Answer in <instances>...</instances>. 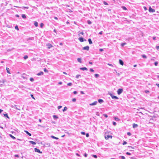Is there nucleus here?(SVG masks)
Listing matches in <instances>:
<instances>
[{
  "label": "nucleus",
  "mask_w": 159,
  "mask_h": 159,
  "mask_svg": "<svg viewBox=\"0 0 159 159\" xmlns=\"http://www.w3.org/2000/svg\"><path fill=\"white\" fill-rule=\"evenodd\" d=\"M123 92V89H119L117 91V93L119 95L120 94Z\"/></svg>",
  "instance_id": "nucleus-1"
},
{
  "label": "nucleus",
  "mask_w": 159,
  "mask_h": 159,
  "mask_svg": "<svg viewBox=\"0 0 159 159\" xmlns=\"http://www.w3.org/2000/svg\"><path fill=\"white\" fill-rule=\"evenodd\" d=\"M110 95L112 99H118V98L117 97L113 95L111 93H110Z\"/></svg>",
  "instance_id": "nucleus-2"
},
{
  "label": "nucleus",
  "mask_w": 159,
  "mask_h": 159,
  "mask_svg": "<svg viewBox=\"0 0 159 159\" xmlns=\"http://www.w3.org/2000/svg\"><path fill=\"white\" fill-rule=\"evenodd\" d=\"M105 138L107 140L108 139L110 138L111 139H112V136L110 135H105Z\"/></svg>",
  "instance_id": "nucleus-3"
},
{
  "label": "nucleus",
  "mask_w": 159,
  "mask_h": 159,
  "mask_svg": "<svg viewBox=\"0 0 159 159\" xmlns=\"http://www.w3.org/2000/svg\"><path fill=\"white\" fill-rule=\"evenodd\" d=\"M149 11L150 12H154L155 11V10L153 9H152L151 7H150L149 9Z\"/></svg>",
  "instance_id": "nucleus-4"
},
{
  "label": "nucleus",
  "mask_w": 159,
  "mask_h": 159,
  "mask_svg": "<svg viewBox=\"0 0 159 159\" xmlns=\"http://www.w3.org/2000/svg\"><path fill=\"white\" fill-rule=\"evenodd\" d=\"M89 49V46H86L84 47L83 48V50H86L87 51H88Z\"/></svg>",
  "instance_id": "nucleus-5"
},
{
  "label": "nucleus",
  "mask_w": 159,
  "mask_h": 159,
  "mask_svg": "<svg viewBox=\"0 0 159 159\" xmlns=\"http://www.w3.org/2000/svg\"><path fill=\"white\" fill-rule=\"evenodd\" d=\"M34 151L35 152H37L40 153H42V152H40L39 149H38L36 148H34Z\"/></svg>",
  "instance_id": "nucleus-6"
},
{
  "label": "nucleus",
  "mask_w": 159,
  "mask_h": 159,
  "mask_svg": "<svg viewBox=\"0 0 159 159\" xmlns=\"http://www.w3.org/2000/svg\"><path fill=\"white\" fill-rule=\"evenodd\" d=\"M47 46L48 47V48L49 49L52 47V45L51 44H50L49 43H47Z\"/></svg>",
  "instance_id": "nucleus-7"
},
{
  "label": "nucleus",
  "mask_w": 159,
  "mask_h": 159,
  "mask_svg": "<svg viewBox=\"0 0 159 159\" xmlns=\"http://www.w3.org/2000/svg\"><path fill=\"white\" fill-rule=\"evenodd\" d=\"M97 101H95L93 102L90 104L89 105L90 106L95 105H96L97 104Z\"/></svg>",
  "instance_id": "nucleus-8"
},
{
  "label": "nucleus",
  "mask_w": 159,
  "mask_h": 159,
  "mask_svg": "<svg viewBox=\"0 0 159 159\" xmlns=\"http://www.w3.org/2000/svg\"><path fill=\"white\" fill-rule=\"evenodd\" d=\"M119 63H120V64L122 66H123V65H124V62H123V61L121 60V59H120L119 60Z\"/></svg>",
  "instance_id": "nucleus-9"
},
{
  "label": "nucleus",
  "mask_w": 159,
  "mask_h": 159,
  "mask_svg": "<svg viewBox=\"0 0 159 159\" xmlns=\"http://www.w3.org/2000/svg\"><path fill=\"white\" fill-rule=\"evenodd\" d=\"M138 125L137 124H133V127L134 128H136L138 127Z\"/></svg>",
  "instance_id": "nucleus-10"
},
{
  "label": "nucleus",
  "mask_w": 159,
  "mask_h": 159,
  "mask_svg": "<svg viewBox=\"0 0 159 159\" xmlns=\"http://www.w3.org/2000/svg\"><path fill=\"white\" fill-rule=\"evenodd\" d=\"M6 70L7 71V72L9 74H11V73L10 72L9 69L7 67L6 68Z\"/></svg>",
  "instance_id": "nucleus-11"
},
{
  "label": "nucleus",
  "mask_w": 159,
  "mask_h": 159,
  "mask_svg": "<svg viewBox=\"0 0 159 159\" xmlns=\"http://www.w3.org/2000/svg\"><path fill=\"white\" fill-rule=\"evenodd\" d=\"M43 72L41 71V72H40L38 73L37 74V75L38 76H39V75H43Z\"/></svg>",
  "instance_id": "nucleus-12"
},
{
  "label": "nucleus",
  "mask_w": 159,
  "mask_h": 159,
  "mask_svg": "<svg viewBox=\"0 0 159 159\" xmlns=\"http://www.w3.org/2000/svg\"><path fill=\"white\" fill-rule=\"evenodd\" d=\"M80 69L81 70H87V69L85 67H82V68H80Z\"/></svg>",
  "instance_id": "nucleus-13"
},
{
  "label": "nucleus",
  "mask_w": 159,
  "mask_h": 159,
  "mask_svg": "<svg viewBox=\"0 0 159 159\" xmlns=\"http://www.w3.org/2000/svg\"><path fill=\"white\" fill-rule=\"evenodd\" d=\"M79 39L81 42H83L84 41L83 38L82 37L80 38Z\"/></svg>",
  "instance_id": "nucleus-14"
},
{
  "label": "nucleus",
  "mask_w": 159,
  "mask_h": 159,
  "mask_svg": "<svg viewBox=\"0 0 159 159\" xmlns=\"http://www.w3.org/2000/svg\"><path fill=\"white\" fill-rule=\"evenodd\" d=\"M77 60H78V61L80 63H82L81 59V58H78Z\"/></svg>",
  "instance_id": "nucleus-15"
},
{
  "label": "nucleus",
  "mask_w": 159,
  "mask_h": 159,
  "mask_svg": "<svg viewBox=\"0 0 159 159\" xmlns=\"http://www.w3.org/2000/svg\"><path fill=\"white\" fill-rule=\"evenodd\" d=\"M103 100L102 99H99L98 100V102L100 103H102L103 102Z\"/></svg>",
  "instance_id": "nucleus-16"
},
{
  "label": "nucleus",
  "mask_w": 159,
  "mask_h": 159,
  "mask_svg": "<svg viewBox=\"0 0 159 159\" xmlns=\"http://www.w3.org/2000/svg\"><path fill=\"white\" fill-rule=\"evenodd\" d=\"M88 41L90 44H92V42L90 39H88Z\"/></svg>",
  "instance_id": "nucleus-17"
},
{
  "label": "nucleus",
  "mask_w": 159,
  "mask_h": 159,
  "mask_svg": "<svg viewBox=\"0 0 159 159\" xmlns=\"http://www.w3.org/2000/svg\"><path fill=\"white\" fill-rule=\"evenodd\" d=\"M141 57L144 58H147L145 54L142 55Z\"/></svg>",
  "instance_id": "nucleus-18"
},
{
  "label": "nucleus",
  "mask_w": 159,
  "mask_h": 159,
  "mask_svg": "<svg viewBox=\"0 0 159 159\" xmlns=\"http://www.w3.org/2000/svg\"><path fill=\"white\" fill-rule=\"evenodd\" d=\"M25 133L27 134H28L30 136H31V134L30 133H29L28 131H25Z\"/></svg>",
  "instance_id": "nucleus-19"
},
{
  "label": "nucleus",
  "mask_w": 159,
  "mask_h": 159,
  "mask_svg": "<svg viewBox=\"0 0 159 159\" xmlns=\"http://www.w3.org/2000/svg\"><path fill=\"white\" fill-rule=\"evenodd\" d=\"M30 142L33 144L35 145L36 144V143L32 141H30Z\"/></svg>",
  "instance_id": "nucleus-20"
},
{
  "label": "nucleus",
  "mask_w": 159,
  "mask_h": 159,
  "mask_svg": "<svg viewBox=\"0 0 159 159\" xmlns=\"http://www.w3.org/2000/svg\"><path fill=\"white\" fill-rule=\"evenodd\" d=\"M51 137L53 139H58V138H57V137H56L54 136H51Z\"/></svg>",
  "instance_id": "nucleus-21"
},
{
  "label": "nucleus",
  "mask_w": 159,
  "mask_h": 159,
  "mask_svg": "<svg viewBox=\"0 0 159 159\" xmlns=\"http://www.w3.org/2000/svg\"><path fill=\"white\" fill-rule=\"evenodd\" d=\"M34 25L36 27H37L38 26V23L37 22H35L34 23Z\"/></svg>",
  "instance_id": "nucleus-22"
},
{
  "label": "nucleus",
  "mask_w": 159,
  "mask_h": 159,
  "mask_svg": "<svg viewBox=\"0 0 159 159\" xmlns=\"http://www.w3.org/2000/svg\"><path fill=\"white\" fill-rule=\"evenodd\" d=\"M45 144L46 145V146L48 147H49L50 145V144L49 143H46Z\"/></svg>",
  "instance_id": "nucleus-23"
},
{
  "label": "nucleus",
  "mask_w": 159,
  "mask_h": 159,
  "mask_svg": "<svg viewBox=\"0 0 159 159\" xmlns=\"http://www.w3.org/2000/svg\"><path fill=\"white\" fill-rule=\"evenodd\" d=\"M22 17L24 19H25L26 18V16L24 14H22Z\"/></svg>",
  "instance_id": "nucleus-24"
},
{
  "label": "nucleus",
  "mask_w": 159,
  "mask_h": 159,
  "mask_svg": "<svg viewBox=\"0 0 159 159\" xmlns=\"http://www.w3.org/2000/svg\"><path fill=\"white\" fill-rule=\"evenodd\" d=\"M4 115L5 117H7L8 119H9V117L8 116L7 114L6 113L5 114H4Z\"/></svg>",
  "instance_id": "nucleus-25"
},
{
  "label": "nucleus",
  "mask_w": 159,
  "mask_h": 159,
  "mask_svg": "<svg viewBox=\"0 0 159 159\" xmlns=\"http://www.w3.org/2000/svg\"><path fill=\"white\" fill-rule=\"evenodd\" d=\"M53 117L54 118V119H58V117L57 116H56V115H53Z\"/></svg>",
  "instance_id": "nucleus-26"
},
{
  "label": "nucleus",
  "mask_w": 159,
  "mask_h": 159,
  "mask_svg": "<svg viewBox=\"0 0 159 159\" xmlns=\"http://www.w3.org/2000/svg\"><path fill=\"white\" fill-rule=\"evenodd\" d=\"M10 136L13 139H16V138L11 134H10Z\"/></svg>",
  "instance_id": "nucleus-27"
},
{
  "label": "nucleus",
  "mask_w": 159,
  "mask_h": 159,
  "mask_svg": "<svg viewBox=\"0 0 159 159\" xmlns=\"http://www.w3.org/2000/svg\"><path fill=\"white\" fill-rule=\"evenodd\" d=\"M122 8H123V9L125 10H127V9L125 7V6H122Z\"/></svg>",
  "instance_id": "nucleus-28"
},
{
  "label": "nucleus",
  "mask_w": 159,
  "mask_h": 159,
  "mask_svg": "<svg viewBox=\"0 0 159 159\" xmlns=\"http://www.w3.org/2000/svg\"><path fill=\"white\" fill-rule=\"evenodd\" d=\"M44 25V24L43 23H41L40 24V27L41 28H42L43 27V26Z\"/></svg>",
  "instance_id": "nucleus-29"
},
{
  "label": "nucleus",
  "mask_w": 159,
  "mask_h": 159,
  "mask_svg": "<svg viewBox=\"0 0 159 159\" xmlns=\"http://www.w3.org/2000/svg\"><path fill=\"white\" fill-rule=\"evenodd\" d=\"M28 58V56L27 55H25L24 56V58L25 59H26Z\"/></svg>",
  "instance_id": "nucleus-30"
},
{
  "label": "nucleus",
  "mask_w": 159,
  "mask_h": 159,
  "mask_svg": "<svg viewBox=\"0 0 159 159\" xmlns=\"http://www.w3.org/2000/svg\"><path fill=\"white\" fill-rule=\"evenodd\" d=\"M80 75H76V78H79L80 77Z\"/></svg>",
  "instance_id": "nucleus-31"
},
{
  "label": "nucleus",
  "mask_w": 159,
  "mask_h": 159,
  "mask_svg": "<svg viewBox=\"0 0 159 159\" xmlns=\"http://www.w3.org/2000/svg\"><path fill=\"white\" fill-rule=\"evenodd\" d=\"M67 108L66 107H64V109L63 110V111H64L66 110L67 109Z\"/></svg>",
  "instance_id": "nucleus-32"
},
{
  "label": "nucleus",
  "mask_w": 159,
  "mask_h": 159,
  "mask_svg": "<svg viewBox=\"0 0 159 159\" xmlns=\"http://www.w3.org/2000/svg\"><path fill=\"white\" fill-rule=\"evenodd\" d=\"M95 76L96 78H98L99 77V75L98 74H95Z\"/></svg>",
  "instance_id": "nucleus-33"
},
{
  "label": "nucleus",
  "mask_w": 159,
  "mask_h": 159,
  "mask_svg": "<svg viewBox=\"0 0 159 159\" xmlns=\"http://www.w3.org/2000/svg\"><path fill=\"white\" fill-rule=\"evenodd\" d=\"M126 43H121V45L122 46H124V45H125V44H126Z\"/></svg>",
  "instance_id": "nucleus-34"
},
{
  "label": "nucleus",
  "mask_w": 159,
  "mask_h": 159,
  "mask_svg": "<svg viewBox=\"0 0 159 159\" xmlns=\"http://www.w3.org/2000/svg\"><path fill=\"white\" fill-rule=\"evenodd\" d=\"M145 92L146 93H149V92L148 90H146L145 91Z\"/></svg>",
  "instance_id": "nucleus-35"
},
{
  "label": "nucleus",
  "mask_w": 159,
  "mask_h": 159,
  "mask_svg": "<svg viewBox=\"0 0 159 159\" xmlns=\"http://www.w3.org/2000/svg\"><path fill=\"white\" fill-rule=\"evenodd\" d=\"M67 85L68 86H71L72 85V84L71 83H69L67 84Z\"/></svg>",
  "instance_id": "nucleus-36"
},
{
  "label": "nucleus",
  "mask_w": 159,
  "mask_h": 159,
  "mask_svg": "<svg viewBox=\"0 0 159 159\" xmlns=\"http://www.w3.org/2000/svg\"><path fill=\"white\" fill-rule=\"evenodd\" d=\"M103 3L106 5H108V3L105 1H104Z\"/></svg>",
  "instance_id": "nucleus-37"
},
{
  "label": "nucleus",
  "mask_w": 159,
  "mask_h": 159,
  "mask_svg": "<svg viewBox=\"0 0 159 159\" xmlns=\"http://www.w3.org/2000/svg\"><path fill=\"white\" fill-rule=\"evenodd\" d=\"M158 63L157 61H156L154 63V65L155 66H157V65Z\"/></svg>",
  "instance_id": "nucleus-38"
},
{
  "label": "nucleus",
  "mask_w": 159,
  "mask_h": 159,
  "mask_svg": "<svg viewBox=\"0 0 159 159\" xmlns=\"http://www.w3.org/2000/svg\"><path fill=\"white\" fill-rule=\"evenodd\" d=\"M44 71L45 72H48V70L46 68L44 69Z\"/></svg>",
  "instance_id": "nucleus-39"
},
{
  "label": "nucleus",
  "mask_w": 159,
  "mask_h": 159,
  "mask_svg": "<svg viewBox=\"0 0 159 159\" xmlns=\"http://www.w3.org/2000/svg\"><path fill=\"white\" fill-rule=\"evenodd\" d=\"M15 28L17 30H19V28H18V26L17 25L15 27Z\"/></svg>",
  "instance_id": "nucleus-40"
},
{
  "label": "nucleus",
  "mask_w": 159,
  "mask_h": 159,
  "mask_svg": "<svg viewBox=\"0 0 159 159\" xmlns=\"http://www.w3.org/2000/svg\"><path fill=\"white\" fill-rule=\"evenodd\" d=\"M30 80L31 81H34V79H33V78H30Z\"/></svg>",
  "instance_id": "nucleus-41"
},
{
  "label": "nucleus",
  "mask_w": 159,
  "mask_h": 159,
  "mask_svg": "<svg viewBox=\"0 0 159 159\" xmlns=\"http://www.w3.org/2000/svg\"><path fill=\"white\" fill-rule=\"evenodd\" d=\"M30 96H31V97H32V98L33 99H35V98L34 97L33 95H32V94H31L30 95Z\"/></svg>",
  "instance_id": "nucleus-42"
},
{
  "label": "nucleus",
  "mask_w": 159,
  "mask_h": 159,
  "mask_svg": "<svg viewBox=\"0 0 159 159\" xmlns=\"http://www.w3.org/2000/svg\"><path fill=\"white\" fill-rule=\"evenodd\" d=\"M88 23L89 24H91L92 22L91 21H90V20H88Z\"/></svg>",
  "instance_id": "nucleus-43"
},
{
  "label": "nucleus",
  "mask_w": 159,
  "mask_h": 159,
  "mask_svg": "<svg viewBox=\"0 0 159 159\" xmlns=\"http://www.w3.org/2000/svg\"><path fill=\"white\" fill-rule=\"evenodd\" d=\"M72 101L73 102H75L76 101V99L75 98H74L72 99Z\"/></svg>",
  "instance_id": "nucleus-44"
},
{
  "label": "nucleus",
  "mask_w": 159,
  "mask_h": 159,
  "mask_svg": "<svg viewBox=\"0 0 159 159\" xmlns=\"http://www.w3.org/2000/svg\"><path fill=\"white\" fill-rule=\"evenodd\" d=\"M127 134L129 136H130L131 135V134L129 132H127Z\"/></svg>",
  "instance_id": "nucleus-45"
},
{
  "label": "nucleus",
  "mask_w": 159,
  "mask_h": 159,
  "mask_svg": "<svg viewBox=\"0 0 159 159\" xmlns=\"http://www.w3.org/2000/svg\"><path fill=\"white\" fill-rule=\"evenodd\" d=\"M127 144V142L126 141H124L123 145H124L125 144Z\"/></svg>",
  "instance_id": "nucleus-46"
},
{
  "label": "nucleus",
  "mask_w": 159,
  "mask_h": 159,
  "mask_svg": "<svg viewBox=\"0 0 159 159\" xmlns=\"http://www.w3.org/2000/svg\"><path fill=\"white\" fill-rule=\"evenodd\" d=\"M80 34H81L82 35H83L84 34L83 32H80V33L79 34V36H80Z\"/></svg>",
  "instance_id": "nucleus-47"
},
{
  "label": "nucleus",
  "mask_w": 159,
  "mask_h": 159,
  "mask_svg": "<svg viewBox=\"0 0 159 159\" xmlns=\"http://www.w3.org/2000/svg\"><path fill=\"white\" fill-rule=\"evenodd\" d=\"M81 134L83 135H85V133L84 132H81Z\"/></svg>",
  "instance_id": "nucleus-48"
},
{
  "label": "nucleus",
  "mask_w": 159,
  "mask_h": 159,
  "mask_svg": "<svg viewBox=\"0 0 159 159\" xmlns=\"http://www.w3.org/2000/svg\"><path fill=\"white\" fill-rule=\"evenodd\" d=\"M115 119L116 120H119V119H118V118H117V117H115Z\"/></svg>",
  "instance_id": "nucleus-49"
},
{
  "label": "nucleus",
  "mask_w": 159,
  "mask_h": 159,
  "mask_svg": "<svg viewBox=\"0 0 159 159\" xmlns=\"http://www.w3.org/2000/svg\"><path fill=\"white\" fill-rule=\"evenodd\" d=\"M93 157L95 158H97V156L95 155H93Z\"/></svg>",
  "instance_id": "nucleus-50"
},
{
  "label": "nucleus",
  "mask_w": 159,
  "mask_h": 159,
  "mask_svg": "<svg viewBox=\"0 0 159 159\" xmlns=\"http://www.w3.org/2000/svg\"><path fill=\"white\" fill-rule=\"evenodd\" d=\"M90 70L91 72H94V70L93 69H92V68L90 69Z\"/></svg>",
  "instance_id": "nucleus-51"
},
{
  "label": "nucleus",
  "mask_w": 159,
  "mask_h": 159,
  "mask_svg": "<svg viewBox=\"0 0 159 159\" xmlns=\"http://www.w3.org/2000/svg\"><path fill=\"white\" fill-rule=\"evenodd\" d=\"M143 7V8L144 9L145 11H146L147 10V8L146 7L144 6Z\"/></svg>",
  "instance_id": "nucleus-52"
},
{
  "label": "nucleus",
  "mask_w": 159,
  "mask_h": 159,
  "mask_svg": "<svg viewBox=\"0 0 159 159\" xmlns=\"http://www.w3.org/2000/svg\"><path fill=\"white\" fill-rule=\"evenodd\" d=\"M103 116L106 118H107V116L106 114H103Z\"/></svg>",
  "instance_id": "nucleus-53"
},
{
  "label": "nucleus",
  "mask_w": 159,
  "mask_h": 159,
  "mask_svg": "<svg viewBox=\"0 0 159 159\" xmlns=\"http://www.w3.org/2000/svg\"><path fill=\"white\" fill-rule=\"evenodd\" d=\"M61 107H62V106H58V109H60L61 108Z\"/></svg>",
  "instance_id": "nucleus-54"
},
{
  "label": "nucleus",
  "mask_w": 159,
  "mask_h": 159,
  "mask_svg": "<svg viewBox=\"0 0 159 159\" xmlns=\"http://www.w3.org/2000/svg\"><path fill=\"white\" fill-rule=\"evenodd\" d=\"M107 65L109 66H112V67H113V66L111 64H110L109 63H108L107 64Z\"/></svg>",
  "instance_id": "nucleus-55"
},
{
  "label": "nucleus",
  "mask_w": 159,
  "mask_h": 159,
  "mask_svg": "<svg viewBox=\"0 0 159 159\" xmlns=\"http://www.w3.org/2000/svg\"><path fill=\"white\" fill-rule=\"evenodd\" d=\"M121 157L122 159H125V157L123 156H121Z\"/></svg>",
  "instance_id": "nucleus-56"
},
{
  "label": "nucleus",
  "mask_w": 159,
  "mask_h": 159,
  "mask_svg": "<svg viewBox=\"0 0 159 159\" xmlns=\"http://www.w3.org/2000/svg\"><path fill=\"white\" fill-rule=\"evenodd\" d=\"M126 154H127V155H131V154L129 152H127L126 153Z\"/></svg>",
  "instance_id": "nucleus-57"
},
{
  "label": "nucleus",
  "mask_w": 159,
  "mask_h": 159,
  "mask_svg": "<svg viewBox=\"0 0 159 159\" xmlns=\"http://www.w3.org/2000/svg\"><path fill=\"white\" fill-rule=\"evenodd\" d=\"M113 125H116V122H113Z\"/></svg>",
  "instance_id": "nucleus-58"
},
{
  "label": "nucleus",
  "mask_w": 159,
  "mask_h": 159,
  "mask_svg": "<svg viewBox=\"0 0 159 159\" xmlns=\"http://www.w3.org/2000/svg\"><path fill=\"white\" fill-rule=\"evenodd\" d=\"M86 136L87 137H89V134L88 133H87L86 134Z\"/></svg>",
  "instance_id": "nucleus-59"
},
{
  "label": "nucleus",
  "mask_w": 159,
  "mask_h": 159,
  "mask_svg": "<svg viewBox=\"0 0 159 159\" xmlns=\"http://www.w3.org/2000/svg\"><path fill=\"white\" fill-rule=\"evenodd\" d=\"M156 48L157 49H159V46H156Z\"/></svg>",
  "instance_id": "nucleus-60"
},
{
  "label": "nucleus",
  "mask_w": 159,
  "mask_h": 159,
  "mask_svg": "<svg viewBox=\"0 0 159 159\" xmlns=\"http://www.w3.org/2000/svg\"><path fill=\"white\" fill-rule=\"evenodd\" d=\"M154 40H155L156 39V37H153L152 38Z\"/></svg>",
  "instance_id": "nucleus-61"
},
{
  "label": "nucleus",
  "mask_w": 159,
  "mask_h": 159,
  "mask_svg": "<svg viewBox=\"0 0 159 159\" xmlns=\"http://www.w3.org/2000/svg\"><path fill=\"white\" fill-rule=\"evenodd\" d=\"M73 93L75 94L77 93V92L76 91H74Z\"/></svg>",
  "instance_id": "nucleus-62"
},
{
  "label": "nucleus",
  "mask_w": 159,
  "mask_h": 159,
  "mask_svg": "<svg viewBox=\"0 0 159 159\" xmlns=\"http://www.w3.org/2000/svg\"><path fill=\"white\" fill-rule=\"evenodd\" d=\"M15 156L16 157H19V156L18 155H15Z\"/></svg>",
  "instance_id": "nucleus-63"
},
{
  "label": "nucleus",
  "mask_w": 159,
  "mask_h": 159,
  "mask_svg": "<svg viewBox=\"0 0 159 159\" xmlns=\"http://www.w3.org/2000/svg\"><path fill=\"white\" fill-rule=\"evenodd\" d=\"M99 51H100V52H102V51H103V49H102V48H101L99 49Z\"/></svg>",
  "instance_id": "nucleus-64"
}]
</instances>
